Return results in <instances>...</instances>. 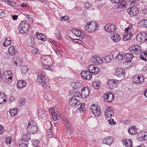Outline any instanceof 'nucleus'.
Listing matches in <instances>:
<instances>
[{
	"instance_id": "f257e3e1",
	"label": "nucleus",
	"mask_w": 147,
	"mask_h": 147,
	"mask_svg": "<svg viewBox=\"0 0 147 147\" xmlns=\"http://www.w3.org/2000/svg\"><path fill=\"white\" fill-rule=\"evenodd\" d=\"M45 74L42 71H40L38 73L36 80L37 82L40 83L44 88H50V85L48 79L45 78Z\"/></svg>"
},
{
	"instance_id": "f03ea898",
	"label": "nucleus",
	"mask_w": 147,
	"mask_h": 147,
	"mask_svg": "<svg viewBox=\"0 0 147 147\" xmlns=\"http://www.w3.org/2000/svg\"><path fill=\"white\" fill-rule=\"evenodd\" d=\"M98 27L96 22L92 21L87 22L85 26V28L89 32H92L96 30Z\"/></svg>"
},
{
	"instance_id": "7ed1b4c3",
	"label": "nucleus",
	"mask_w": 147,
	"mask_h": 147,
	"mask_svg": "<svg viewBox=\"0 0 147 147\" xmlns=\"http://www.w3.org/2000/svg\"><path fill=\"white\" fill-rule=\"evenodd\" d=\"M26 21L21 22L19 25L20 33L23 34L28 32L30 29V25Z\"/></svg>"
},
{
	"instance_id": "20e7f679",
	"label": "nucleus",
	"mask_w": 147,
	"mask_h": 147,
	"mask_svg": "<svg viewBox=\"0 0 147 147\" xmlns=\"http://www.w3.org/2000/svg\"><path fill=\"white\" fill-rule=\"evenodd\" d=\"M28 131L30 134L36 133L37 130V127L36 122L31 121L29 122L27 127Z\"/></svg>"
},
{
	"instance_id": "39448f33",
	"label": "nucleus",
	"mask_w": 147,
	"mask_h": 147,
	"mask_svg": "<svg viewBox=\"0 0 147 147\" xmlns=\"http://www.w3.org/2000/svg\"><path fill=\"white\" fill-rule=\"evenodd\" d=\"M90 109L95 117H98L100 115L101 112L99 107L97 105H92L90 107Z\"/></svg>"
},
{
	"instance_id": "423d86ee",
	"label": "nucleus",
	"mask_w": 147,
	"mask_h": 147,
	"mask_svg": "<svg viewBox=\"0 0 147 147\" xmlns=\"http://www.w3.org/2000/svg\"><path fill=\"white\" fill-rule=\"evenodd\" d=\"M136 39L138 42L142 43L147 41V33L146 32H142L138 34Z\"/></svg>"
},
{
	"instance_id": "0eeeda50",
	"label": "nucleus",
	"mask_w": 147,
	"mask_h": 147,
	"mask_svg": "<svg viewBox=\"0 0 147 147\" xmlns=\"http://www.w3.org/2000/svg\"><path fill=\"white\" fill-rule=\"evenodd\" d=\"M88 70L91 72L92 75V74H97L99 72V68L93 64L89 65L88 67Z\"/></svg>"
},
{
	"instance_id": "6e6552de",
	"label": "nucleus",
	"mask_w": 147,
	"mask_h": 147,
	"mask_svg": "<svg viewBox=\"0 0 147 147\" xmlns=\"http://www.w3.org/2000/svg\"><path fill=\"white\" fill-rule=\"evenodd\" d=\"M104 113L106 117H110L114 116V111L111 107H107Z\"/></svg>"
},
{
	"instance_id": "1a4fd4ad",
	"label": "nucleus",
	"mask_w": 147,
	"mask_h": 147,
	"mask_svg": "<svg viewBox=\"0 0 147 147\" xmlns=\"http://www.w3.org/2000/svg\"><path fill=\"white\" fill-rule=\"evenodd\" d=\"M127 13L129 14L131 16H133L136 15L138 13L139 9L136 7L134 6L127 9Z\"/></svg>"
},
{
	"instance_id": "9d476101",
	"label": "nucleus",
	"mask_w": 147,
	"mask_h": 147,
	"mask_svg": "<svg viewBox=\"0 0 147 147\" xmlns=\"http://www.w3.org/2000/svg\"><path fill=\"white\" fill-rule=\"evenodd\" d=\"M141 49L140 47L138 45L133 46L129 48L130 53L135 55L138 54Z\"/></svg>"
},
{
	"instance_id": "9b49d317",
	"label": "nucleus",
	"mask_w": 147,
	"mask_h": 147,
	"mask_svg": "<svg viewBox=\"0 0 147 147\" xmlns=\"http://www.w3.org/2000/svg\"><path fill=\"white\" fill-rule=\"evenodd\" d=\"M81 75L82 77L85 80H89L91 79L92 75L90 72L88 71H83L81 73Z\"/></svg>"
},
{
	"instance_id": "f8f14e48",
	"label": "nucleus",
	"mask_w": 147,
	"mask_h": 147,
	"mask_svg": "<svg viewBox=\"0 0 147 147\" xmlns=\"http://www.w3.org/2000/svg\"><path fill=\"white\" fill-rule=\"evenodd\" d=\"M103 98L108 102H110L113 101L114 99V95L108 92L105 93L103 96Z\"/></svg>"
},
{
	"instance_id": "ddd939ff",
	"label": "nucleus",
	"mask_w": 147,
	"mask_h": 147,
	"mask_svg": "<svg viewBox=\"0 0 147 147\" xmlns=\"http://www.w3.org/2000/svg\"><path fill=\"white\" fill-rule=\"evenodd\" d=\"M116 28L114 24H107L105 27V30L109 33L114 32Z\"/></svg>"
},
{
	"instance_id": "4468645a",
	"label": "nucleus",
	"mask_w": 147,
	"mask_h": 147,
	"mask_svg": "<svg viewBox=\"0 0 147 147\" xmlns=\"http://www.w3.org/2000/svg\"><path fill=\"white\" fill-rule=\"evenodd\" d=\"M22 62V58L18 56H15L13 58V65L20 66Z\"/></svg>"
},
{
	"instance_id": "2eb2a0df",
	"label": "nucleus",
	"mask_w": 147,
	"mask_h": 147,
	"mask_svg": "<svg viewBox=\"0 0 147 147\" xmlns=\"http://www.w3.org/2000/svg\"><path fill=\"white\" fill-rule=\"evenodd\" d=\"M92 63L96 65H100L102 63V60L98 56L94 55L91 58Z\"/></svg>"
},
{
	"instance_id": "dca6fc26",
	"label": "nucleus",
	"mask_w": 147,
	"mask_h": 147,
	"mask_svg": "<svg viewBox=\"0 0 147 147\" xmlns=\"http://www.w3.org/2000/svg\"><path fill=\"white\" fill-rule=\"evenodd\" d=\"M69 102L70 105L74 107H77L80 104L79 100L75 97H71L69 99Z\"/></svg>"
},
{
	"instance_id": "f3484780",
	"label": "nucleus",
	"mask_w": 147,
	"mask_h": 147,
	"mask_svg": "<svg viewBox=\"0 0 147 147\" xmlns=\"http://www.w3.org/2000/svg\"><path fill=\"white\" fill-rule=\"evenodd\" d=\"M89 93L90 91L88 87H84L82 90L81 96L83 98H86L88 96Z\"/></svg>"
},
{
	"instance_id": "a211bd4d",
	"label": "nucleus",
	"mask_w": 147,
	"mask_h": 147,
	"mask_svg": "<svg viewBox=\"0 0 147 147\" xmlns=\"http://www.w3.org/2000/svg\"><path fill=\"white\" fill-rule=\"evenodd\" d=\"M133 57V55L131 54L127 53L124 54V57L126 58V61L124 63L123 65L125 66L127 63H130Z\"/></svg>"
},
{
	"instance_id": "6ab92c4d",
	"label": "nucleus",
	"mask_w": 147,
	"mask_h": 147,
	"mask_svg": "<svg viewBox=\"0 0 147 147\" xmlns=\"http://www.w3.org/2000/svg\"><path fill=\"white\" fill-rule=\"evenodd\" d=\"M144 80V77L143 76H136L133 78L134 83L140 84Z\"/></svg>"
},
{
	"instance_id": "aec40b11",
	"label": "nucleus",
	"mask_w": 147,
	"mask_h": 147,
	"mask_svg": "<svg viewBox=\"0 0 147 147\" xmlns=\"http://www.w3.org/2000/svg\"><path fill=\"white\" fill-rule=\"evenodd\" d=\"M125 72L122 68H120L116 69L114 72V74L118 77H121L124 76Z\"/></svg>"
},
{
	"instance_id": "412c9836",
	"label": "nucleus",
	"mask_w": 147,
	"mask_h": 147,
	"mask_svg": "<svg viewBox=\"0 0 147 147\" xmlns=\"http://www.w3.org/2000/svg\"><path fill=\"white\" fill-rule=\"evenodd\" d=\"M117 85V81L116 80H109L107 82L108 86L110 89L116 87Z\"/></svg>"
},
{
	"instance_id": "4be33fe9",
	"label": "nucleus",
	"mask_w": 147,
	"mask_h": 147,
	"mask_svg": "<svg viewBox=\"0 0 147 147\" xmlns=\"http://www.w3.org/2000/svg\"><path fill=\"white\" fill-rule=\"evenodd\" d=\"M113 142L114 139L113 137H108L103 140L102 143L110 146Z\"/></svg>"
},
{
	"instance_id": "5701e85b",
	"label": "nucleus",
	"mask_w": 147,
	"mask_h": 147,
	"mask_svg": "<svg viewBox=\"0 0 147 147\" xmlns=\"http://www.w3.org/2000/svg\"><path fill=\"white\" fill-rule=\"evenodd\" d=\"M122 142L125 147H132V142L131 139H124Z\"/></svg>"
},
{
	"instance_id": "b1692460",
	"label": "nucleus",
	"mask_w": 147,
	"mask_h": 147,
	"mask_svg": "<svg viewBox=\"0 0 147 147\" xmlns=\"http://www.w3.org/2000/svg\"><path fill=\"white\" fill-rule=\"evenodd\" d=\"M124 54L122 52H119L116 56L115 59L116 62H121L122 61L124 57Z\"/></svg>"
},
{
	"instance_id": "393cba45",
	"label": "nucleus",
	"mask_w": 147,
	"mask_h": 147,
	"mask_svg": "<svg viewBox=\"0 0 147 147\" xmlns=\"http://www.w3.org/2000/svg\"><path fill=\"white\" fill-rule=\"evenodd\" d=\"M128 132L130 135H133L137 133L138 130L135 126H131L128 130Z\"/></svg>"
},
{
	"instance_id": "a878e982",
	"label": "nucleus",
	"mask_w": 147,
	"mask_h": 147,
	"mask_svg": "<svg viewBox=\"0 0 147 147\" xmlns=\"http://www.w3.org/2000/svg\"><path fill=\"white\" fill-rule=\"evenodd\" d=\"M81 86V82L77 80L73 82L71 84L72 87L75 89H79Z\"/></svg>"
},
{
	"instance_id": "bb28decb",
	"label": "nucleus",
	"mask_w": 147,
	"mask_h": 147,
	"mask_svg": "<svg viewBox=\"0 0 147 147\" xmlns=\"http://www.w3.org/2000/svg\"><path fill=\"white\" fill-rule=\"evenodd\" d=\"M36 36L38 39L43 42L45 41L47 39V37L46 35L42 33L37 32Z\"/></svg>"
},
{
	"instance_id": "cd10ccee",
	"label": "nucleus",
	"mask_w": 147,
	"mask_h": 147,
	"mask_svg": "<svg viewBox=\"0 0 147 147\" xmlns=\"http://www.w3.org/2000/svg\"><path fill=\"white\" fill-rule=\"evenodd\" d=\"M72 32L76 36L78 37H80L82 38H84L83 35H82L81 32L77 29L73 28L72 30Z\"/></svg>"
},
{
	"instance_id": "c85d7f7f",
	"label": "nucleus",
	"mask_w": 147,
	"mask_h": 147,
	"mask_svg": "<svg viewBox=\"0 0 147 147\" xmlns=\"http://www.w3.org/2000/svg\"><path fill=\"white\" fill-rule=\"evenodd\" d=\"M111 37L113 41L115 42H118L121 38L120 35L116 33L111 35Z\"/></svg>"
},
{
	"instance_id": "c756f323",
	"label": "nucleus",
	"mask_w": 147,
	"mask_h": 147,
	"mask_svg": "<svg viewBox=\"0 0 147 147\" xmlns=\"http://www.w3.org/2000/svg\"><path fill=\"white\" fill-rule=\"evenodd\" d=\"M26 85V82L24 80H20L18 81L16 85L18 88H24Z\"/></svg>"
},
{
	"instance_id": "7c9ffc66",
	"label": "nucleus",
	"mask_w": 147,
	"mask_h": 147,
	"mask_svg": "<svg viewBox=\"0 0 147 147\" xmlns=\"http://www.w3.org/2000/svg\"><path fill=\"white\" fill-rule=\"evenodd\" d=\"M7 73L8 76H6V78L7 80H5V82L6 83H9L11 82V81L13 74L11 73V71L10 70L8 71Z\"/></svg>"
},
{
	"instance_id": "2f4dec72",
	"label": "nucleus",
	"mask_w": 147,
	"mask_h": 147,
	"mask_svg": "<svg viewBox=\"0 0 147 147\" xmlns=\"http://www.w3.org/2000/svg\"><path fill=\"white\" fill-rule=\"evenodd\" d=\"M141 133H138L137 139L140 141H146L147 140V132L145 133V134H143V136L141 137L140 136Z\"/></svg>"
},
{
	"instance_id": "473e14b6",
	"label": "nucleus",
	"mask_w": 147,
	"mask_h": 147,
	"mask_svg": "<svg viewBox=\"0 0 147 147\" xmlns=\"http://www.w3.org/2000/svg\"><path fill=\"white\" fill-rule=\"evenodd\" d=\"M8 51L10 55H13L17 53V50L16 47L11 46L9 48Z\"/></svg>"
},
{
	"instance_id": "72a5a7b5",
	"label": "nucleus",
	"mask_w": 147,
	"mask_h": 147,
	"mask_svg": "<svg viewBox=\"0 0 147 147\" xmlns=\"http://www.w3.org/2000/svg\"><path fill=\"white\" fill-rule=\"evenodd\" d=\"M140 59L144 61H147V51L142 52L140 54Z\"/></svg>"
},
{
	"instance_id": "f704fd0d",
	"label": "nucleus",
	"mask_w": 147,
	"mask_h": 147,
	"mask_svg": "<svg viewBox=\"0 0 147 147\" xmlns=\"http://www.w3.org/2000/svg\"><path fill=\"white\" fill-rule=\"evenodd\" d=\"M29 133V132L27 131L26 134H24L22 138V141H24V142H27L30 139V135Z\"/></svg>"
},
{
	"instance_id": "c9c22d12",
	"label": "nucleus",
	"mask_w": 147,
	"mask_h": 147,
	"mask_svg": "<svg viewBox=\"0 0 147 147\" xmlns=\"http://www.w3.org/2000/svg\"><path fill=\"white\" fill-rule=\"evenodd\" d=\"M6 97L4 93H0V104H3L4 102H6V100L5 99Z\"/></svg>"
},
{
	"instance_id": "e433bc0d",
	"label": "nucleus",
	"mask_w": 147,
	"mask_h": 147,
	"mask_svg": "<svg viewBox=\"0 0 147 147\" xmlns=\"http://www.w3.org/2000/svg\"><path fill=\"white\" fill-rule=\"evenodd\" d=\"M140 25L143 27H147V20L143 19L140 21L139 23Z\"/></svg>"
},
{
	"instance_id": "4c0bfd02",
	"label": "nucleus",
	"mask_w": 147,
	"mask_h": 147,
	"mask_svg": "<svg viewBox=\"0 0 147 147\" xmlns=\"http://www.w3.org/2000/svg\"><path fill=\"white\" fill-rule=\"evenodd\" d=\"M114 58V56L113 55L110 54L108 55H107L104 58V59L105 60V62H110L111 59H112Z\"/></svg>"
},
{
	"instance_id": "58836bf2",
	"label": "nucleus",
	"mask_w": 147,
	"mask_h": 147,
	"mask_svg": "<svg viewBox=\"0 0 147 147\" xmlns=\"http://www.w3.org/2000/svg\"><path fill=\"white\" fill-rule=\"evenodd\" d=\"M27 142H24V141L21 140L18 142L20 147H27L28 144Z\"/></svg>"
},
{
	"instance_id": "ea45409f",
	"label": "nucleus",
	"mask_w": 147,
	"mask_h": 147,
	"mask_svg": "<svg viewBox=\"0 0 147 147\" xmlns=\"http://www.w3.org/2000/svg\"><path fill=\"white\" fill-rule=\"evenodd\" d=\"M132 36L133 35L131 33L128 32L125 36H124L123 39L125 41L127 40L128 39H131Z\"/></svg>"
},
{
	"instance_id": "a19ab883",
	"label": "nucleus",
	"mask_w": 147,
	"mask_h": 147,
	"mask_svg": "<svg viewBox=\"0 0 147 147\" xmlns=\"http://www.w3.org/2000/svg\"><path fill=\"white\" fill-rule=\"evenodd\" d=\"M51 115L53 119L55 121L57 120L58 118L59 115L54 111L51 112Z\"/></svg>"
},
{
	"instance_id": "79ce46f5",
	"label": "nucleus",
	"mask_w": 147,
	"mask_h": 147,
	"mask_svg": "<svg viewBox=\"0 0 147 147\" xmlns=\"http://www.w3.org/2000/svg\"><path fill=\"white\" fill-rule=\"evenodd\" d=\"M10 115L12 116H15L17 114V110L16 108L11 109L9 111Z\"/></svg>"
},
{
	"instance_id": "37998d69",
	"label": "nucleus",
	"mask_w": 147,
	"mask_h": 147,
	"mask_svg": "<svg viewBox=\"0 0 147 147\" xmlns=\"http://www.w3.org/2000/svg\"><path fill=\"white\" fill-rule=\"evenodd\" d=\"M72 95L73 96L72 97H75L76 98V97H79L81 96V94L78 91H73L72 92Z\"/></svg>"
},
{
	"instance_id": "c03bdc74",
	"label": "nucleus",
	"mask_w": 147,
	"mask_h": 147,
	"mask_svg": "<svg viewBox=\"0 0 147 147\" xmlns=\"http://www.w3.org/2000/svg\"><path fill=\"white\" fill-rule=\"evenodd\" d=\"M43 68L47 70H52L53 69V67L51 65L49 66L47 65L44 64L43 65Z\"/></svg>"
},
{
	"instance_id": "a18cd8bd",
	"label": "nucleus",
	"mask_w": 147,
	"mask_h": 147,
	"mask_svg": "<svg viewBox=\"0 0 147 147\" xmlns=\"http://www.w3.org/2000/svg\"><path fill=\"white\" fill-rule=\"evenodd\" d=\"M100 83L98 81L94 82L92 83V86L96 89H98L99 88Z\"/></svg>"
},
{
	"instance_id": "49530a36",
	"label": "nucleus",
	"mask_w": 147,
	"mask_h": 147,
	"mask_svg": "<svg viewBox=\"0 0 147 147\" xmlns=\"http://www.w3.org/2000/svg\"><path fill=\"white\" fill-rule=\"evenodd\" d=\"M69 37L71 38V40H72V42H74L76 43L81 44L82 42V41L81 39L77 38L74 39L70 37Z\"/></svg>"
},
{
	"instance_id": "de8ad7c7",
	"label": "nucleus",
	"mask_w": 147,
	"mask_h": 147,
	"mask_svg": "<svg viewBox=\"0 0 147 147\" xmlns=\"http://www.w3.org/2000/svg\"><path fill=\"white\" fill-rule=\"evenodd\" d=\"M125 1L122 0L119 2L118 5V7L119 8H122L125 6Z\"/></svg>"
},
{
	"instance_id": "09e8293b",
	"label": "nucleus",
	"mask_w": 147,
	"mask_h": 147,
	"mask_svg": "<svg viewBox=\"0 0 147 147\" xmlns=\"http://www.w3.org/2000/svg\"><path fill=\"white\" fill-rule=\"evenodd\" d=\"M78 109L80 111H85V106L84 103H82L80 107Z\"/></svg>"
},
{
	"instance_id": "8fccbe9b",
	"label": "nucleus",
	"mask_w": 147,
	"mask_h": 147,
	"mask_svg": "<svg viewBox=\"0 0 147 147\" xmlns=\"http://www.w3.org/2000/svg\"><path fill=\"white\" fill-rule=\"evenodd\" d=\"M28 69L27 67H26V65H25L24 66H22L21 68V70L22 72L23 73H26Z\"/></svg>"
},
{
	"instance_id": "3c124183",
	"label": "nucleus",
	"mask_w": 147,
	"mask_h": 147,
	"mask_svg": "<svg viewBox=\"0 0 147 147\" xmlns=\"http://www.w3.org/2000/svg\"><path fill=\"white\" fill-rule=\"evenodd\" d=\"M12 139L11 138L9 137L7 138H6L5 141V142L7 145H9L11 143V141Z\"/></svg>"
},
{
	"instance_id": "603ef678",
	"label": "nucleus",
	"mask_w": 147,
	"mask_h": 147,
	"mask_svg": "<svg viewBox=\"0 0 147 147\" xmlns=\"http://www.w3.org/2000/svg\"><path fill=\"white\" fill-rule=\"evenodd\" d=\"M32 144L35 147H40L38 146V144L39 143V142L37 140H34L32 141Z\"/></svg>"
},
{
	"instance_id": "864d4df0",
	"label": "nucleus",
	"mask_w": 147,
	"mask_h": 147,
	"mask_svg": "<svg viewBox=\"0 0 147 147\" xmlns=\"http://www.w3.org/2000/svg\"><path fill=\"white\" fill-rule=\"evenodd\" d=\"M30 43L29 44V45L31 46H33L35 44V41L34 38L33 37H30Z\"/></svg>"
},
{
	"instance_id": "5fc2aeb1",
	"label": "nucleus",
	"mask_w": 147,
	"mask_h": 147,
	"mask_svg": "<svg viewBox=\"0 0 147 147\" xmlns=\"http://www.w3.org/2000/svg\"><path fill=\"white\" fill-rule=\"evenodd\" d=\"M108 122L110 125H114L116 124V122H115L114 119H110L108 121Z\"/></svg>"
},
{
	"instance_id": "6e6d98bb",
	"label": "nucleus",
	"mask_w": 147,
	"mask_h": 147,
	"mask_svg": "<svg viewBox=\"0 0 147 147\" xmlns=\"http://www.w3.org/2000/svg\"><path fill=\"white\" fill-rule=\"evenodd\" d=\"M10 43L11 41L10 40H8L7 39H6L4 43H3V45L5 47H7L10 45Z\"/></svg>"
},
{
	"instance_id": "4d7b16f0",
	"label": "nucleus",
	"mask_w": 147,
	"mask_h": 147,
	"mask_svg": "<svg viewBox=\"0 0 147 147\" xmlns=\"http://www.w3.org/2000/svg\"><path fill=\"white\" fill-rule=\"evenodd\" d=\"M26 101V100L25 98H22L20 100V103L22 105L25 104Z\"/></svg>"
},
{
	"instance_id": "13d9d810",
	"label": "nucleus",
	"mask_w": 147,
	"mask_h": 147,
	"mask_svg": "<svg viewBox=\"0 0 147 147\" xmlns=\"http://www.w3.org/2000/svg\"><path fill=\"white\" fill-rule=\"evenodd\" d=\"M51 129V128L49 129L47 132V133L48 134V137L50 138H52L53 137V136L51 132V131H50Z\"/></svg>"
},
{
	"instance_id": "bf43d9fd",
	"label": "nucleus",
	"mask_w": 147,
	"mask_h": 147,
	"mask_svg": "<svg viewBox=\"0 0 147 147\" xmlns=\"http://www.w3.org/2000/svg\"><path fill=\"white\" fill-rule=\"evenodd\" d=\"M60 20L61 21H64L68 20L69 22V18L67 16H63L60 18Z\"/></svg>"
},
{
	"instance_id": "052dcab7",
	"label": "nucleus",
	"mask_w": 147,
	"mask_h": 147,
	"mask_svg": "<svg viewBox=\"0 0 147 147\" xmlns=\"http://www.w3.org/2000/svg\"><path fill=\"white\" fill-rule=\"evenodd\" d=\"M66 125L67 128H68L69 129H70L71 128V125L69 121H66Z\"/></svg>"
},
{
	"instance_id": "680f3d73",
	"label": "nucleus",
	"mask_w": 147,
	"mask_h": 147,
	"mask_svg": "<svg viewBox=\"0 0 147 147\" xmlns=\"http://www.w3.org/2000/svg\"><path fill=\"white\" fill-rule=\"evenodd\" d=\"M121 0H110L113 3H119Z\"/></svg>"
},
{
	"instance_id": "e2e57ef3",
	"label": "nucleus",
	"mask_w": 147,
	"mask_h": 147,
	"mask_svg": "<svg viewBox=\"0 0 147 147\" xmlns=\"http://www.w3.org/2000/svg\"><path fill=\"white\" fill-rule=\"evenodd\" d=\"M55 51L58 56H60L61 57V51L57 50H55Z\"/></svg>"
},
{
	"instance_id": "0e129e2a",
	"label": "nucleus",
	"mask_w": 147,
	"mask_h": 147,
	"mask_svg": "<svg viewBox=\"0 0 147 147\" xmlns=\"http://www.w3.org/2000/svg\"><path fill=\"white\" fill-rule=\"evenodd\" d=\"M4 131L3 126L0 125V134H2Z\"/></svg>"
},
{
	"instance_id": "69168bd1",
	"label": "nucleus",
	"mask_w": 147,
	"mask_h": 147,
	"mask_svg": "<svg viewBox=\"0 0 147 147\" xmlns=\"http://www.w3.org/2000/svg\"><path fill=\"white\" fill-rule=\"evenodd\" d=\"M0 16L1 18L5 17V13L4 11H2L0 13Z\"/></svg>"
},
{
	"instance_id": "338daca9",
	"label": "nucleus",
	"mask_w": 147,
	"mask_h": 147,
	"mask_svg": "<svg viewBox=\"0 0 147 147\" xmlns=\"http://www.w3.org/2000/svg\"><path fill=\"white\" fill-rule=\"evenodd\" d=\"M57 38L59 40H61L62 38L61 34L59 33V32H58V34H57Z\"/></svg>"
},
{
	"instance_id": "774afa93",
	"label": "nucleus",
	"mask_w": 147,
	"mask_h": 147,
	"mask_svg": "<svg viewBox=\"0 0 147 147\" xmlns=\"http://www.w3.org/2000/svg\"><path fill=\"white\" fill-rule=\"evenodd\" d=\"M142 13L144 14H146L147 13V8H145L142 11Z\"/></svg>"
}]
</instances>
